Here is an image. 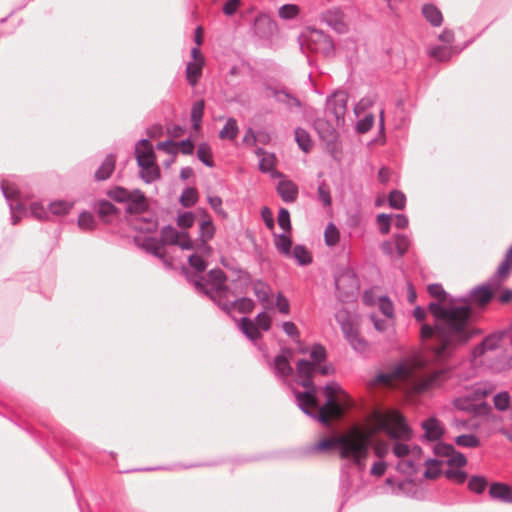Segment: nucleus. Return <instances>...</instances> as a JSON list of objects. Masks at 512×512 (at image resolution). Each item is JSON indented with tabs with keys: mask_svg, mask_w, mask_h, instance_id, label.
<instances>
[{
	"mask_svg": "<svg viewBox=\"0 0 512 512\" xmlns=\"http://www.w3.org/2000/svg\"><path fill=\"white\" fill-rule=\"evenodd\" d=\"M318 197L323 206L329 207L332 203L330 189L325 181L321 182L318 186Z\"/></svg>",
	"mask_w": 512,
	"mask_h": 512,
	"instance_id": "obj_58",
	"label": "nucleus"
},
{
	"mask_svg": "<svg viewBox=\"0 0 512 512\" xmlns=\"http://www.w3.org/2000/svg\"><path fill=\"white\" fill-rule=\"evenodd\" d=\"M340 239V233L337 227L333 223H329L324 231V241L329 247L335 246Z\"/></svg>",
	"mask_w": 512,
	"mask_h": 512,
	"instance_id": "obj_44",
	"label": "nucleus"
},
{
	"mask_svg": "<svg viewBox=\"0 0 512 512\" xmlns=\"http://www.w3.org/2000/svg\"><path fill=\"white\" fill-rule=\"evenodd\" d=\"M393 454L398 458L409 457L410 455L416 456L420 454L421 448L419 446L410 447L406 443L395 441L392 446Z\"/></svg>",
	"mask_w": 512,
	"mask_h": 512,
	"instance_id": "obj_32",
	"label": "nucleus"
},
{
	"mask_svg": "<svg viewBox=\"0 0 512 512\" xmlns=\"http://www.w3.org/2000/svg\"><path fill=\"white\" fill-rule=\"evenodd\" d=\"M207 201L210 204L211 208L220 216L226 217L227 213L222 208V199L219 196H208Z\"/></svg>",
	"mask_w": 512,
	"mask_h": 512,
	"instance_id": "obj_64",
	"label": "nucleus"
},
{
	"mask_svg": "<svg viewBox=\"0 0 512 512\" xmlns=\"http://www.w3.org/2000/svg\"><path fill=\"white\" fill-rule=\"evenodd\" d=\"M295 140L299 148L305 153H308L313 147L310 134L303 128L298 127L295 129Z\"/></svg>",
	"mask_w": 512,
	"mask_h": 512,
	"instance_id": "obj_36",
	"label": "nucleus"
},
{
	"mask_svg": "<svg viewBox=\"0 0 512 512\" xmlns=\"http://www.w3.org/2000/svg\"><path fill=\"white\" fill-rule=\"evenodd\" d=\"M314 128L321 140L328 144L335 141L337 132L329 121L318 118L314 122Z\"/></svg>",
	"mask_w": 512,
	"mask_h": 512,
	"instance_id": "obj_25",
	"label": "nucleus"
},
{
	"mask_svg": "<svg viewBox=\"0 0 512 512\" xmlns=\"http://www.w3.org/2000/svg\"><path fill=\"white\" fill-rule=\"evenodd\" d=\"M492 286H495L491 280L488 283L481 284L479 286L474 287L468 294V299L479 305L487 304L492 296Z\"/></svg>",
	"mask_w": 512,
	"mask_h": 512,
	"instance_id": "obj_23",
	"label": "nucleus"
},
{
	"mask_svg": "<svg viewBox=\"0 0 512 512\" xmlns=\"http://www.w3.org/2000/svg\"><path fill=\"white\" fill-rule=\"evenodd\" d=\"M197 157L207 167L214 166V162L212 160V151L209 144L205 142L199 144L197 149Z\"/></svg>",
	"mask_w": 512,
	"mask_h": 512,
	"instance_id": "obj_42",
	"label": "nucleus"
},
{
	"mask_svg": "<svg viewBox=\"0 0 512 512\" xmlns=\"http://www.w3.org/2000/svg\"><path fill=\"white\" fill-rule=\"evenodd\" d=\"M195 215L192 212H184L177 217V225L182 229H188L193 226Z\"/></svg>",
	"mask_w": 512,
	"mask_h": 512,
	"instance_id": "obj_61",
	"label": "nucleus"
},
{
	"mask_svg": "<svg viewBox=\"0 0 512 512\" xmlns=\"http://www.w3.org/2000/svg\"><path fill=\"white\" fill-rule=\"evenodd\" d=\"M277 192L284 202L292 203L298 196L297 186L290 180H282L277 185Z\"/></svg>",
	"mask_w": 512,
	"mask_h": 512,
	"instance_id": "obj_27",
	"label": "nucleus"
},
{
	"mask_svg": "<svg viewBox=\"0 0 512 512\" xmlns=\"http://www.w3.org/2000/svg\"><path fill=\"white\" fill-rule=\"evenodd\" d=\"M380 311L389 319L394 317V306L387 296H381L378 301Z\"/></svg>",
	"mask_w": 512,
	"mask_h": 512,
	"instance_id": "obj_55",
	"label": "nucleus"
},
{
	"mask_svg": "<svg viewBox=\"0 0 512 512\" xmlns=\"http://www.w3.org/2000/svg\"><path fill=\"white\" fill-rule=\"evenodd\" d=\"M73 207V202H68L65 200H58L51 202L49 205V210L52 214L60 216L67 214L71 208Z\"/></svg>",
	"mask_w": 512,
	"mask_h": 512,
	"instance_id": "obj_47",
	"label": "nucleus"
},
{
	"mask_svg": "<svg viewBox=\"0 0 512 512\" xmlns=\"http://www.w3.org/2000/svg\"><path fill=\"white\" fill-rule=\"evenodd\" d=\"M335 288L341 300L347 301L359 290V282L355 272L350 268H345L335 275Z\"/></svg>",
	"mask_w": 512,
	"mask_h": 512,
	"instance_id": "obj_9",
	"label": "nucleus"
},
{
	"mask_svg": "<svg viewBox=\"0 0 512 512\" xmlns=\"http://www.w3.org/2000/svg\"><path fill=\"white\" fill-rule=\"evenodd\" d=\"M487 485L488 482L483 476L474 475L468 481V488L476 494L483 493Z\"/></svg>",
	"mask_w": 512,
	"mask_h": 512,
	"instance_id": "obj_51",
	"label": "nucleus"
},
{
	"mask_svg": "<svg viewBox=\"0 0 512 512\" xmlns=\"http://www.w3.org/2000/svg\"><path fill=\"white\" fill-rule=\"evenodd\" d=\"M394 243H395L396 256L398 258L403 257L405 255V253L408 251V248L410 246L409 238L403 234H396L394 236Z\"/></svg>",
	"mask_w": 512,
	"mask_h": 512,
	"instance_id": "obj_46",
	"label": "nucleus"
},
{
	"mask_svg": "<svg viewBox=\"0 0 512 512\" xmlns=\"http://www.w3.org/2000/svg\"><path fill=\"white\" fill-rule=\"evenodd\" d=\"M278 14L284 20H291L298 16L299 7L295 4H285L279 8Z\"/></svg>",
	"mask_w": 512,
	"mask_h": 512,
	"instance_id": "obj_53",
	"label": "nucleus"
},
{
	"mask_svg": "<svg viewBox=\"0 0 512 512\" xmlns=\"http://www.w3.org/2000/svg\"><path fill=\"white\" fill-rule=\"evenodd\" d=\"M301 45H305L310 51L322 54L326 58H332L335 55V45L332 38L318 29H311Z\"/></svg>",
	"mask_w": 512,
	"mask_h": 512,
	"instance_id": "obj_8",
	"label": "nucleus"
},
{
	"mask_svg": "<svg viewBox=\"0 0 512 512\" xmlns=\"http://www.w3.org/2000/svg\"><path fill=\"white\" fill-rule=\"evenodd\" d=\"M259 157V169L263 173L271 172L274 175L276 158L273 153H267L263 148H257L255 151Z\"/></svg>",
	"mask_w": 512,
	"mask_h": 512,
	"instance_id": "obj_29",
	"label": "nucleus"
},
{
	"mask_svg": "<svg viewBox=\"0 0 512 512\" xmlns=\"http://www.w3.org/2000/svg\"><path fill=\"white\" fill-rule=\"evenodd\" d=\"M340 391V386L331 382L325 385L324 392L326 394V402L323 406L316 408L309 407V414L313 419L318 420L325 426L330 425L332 418H340L344 412V407L337 401L336 394Z\"/></svg>",
	"mask_w": 512,
	"mask_h": 512,
	"instance_id": "obj_6",
	"label": "nucleus"
},
{
	"mask_svg": "<svg viewBox=\"0 0 512 512\" xmlns=\"http://www.w3.org/2000/svg\"><path fill=\"white\" fill-rule=\"evenodd\" d=\"M428 292L439 301L446 298V292L440 284L429 285ZM428 309L434 317V323L421 326V339L432 340L429 345L432 357L436 361H442L474 336L475 330L471 324L472 310L467 304L456 305L452 302H431Z\"/></svg>",
	"mask_w": 512,
	"mask_h": 512,
	"instance_id": "obj_1",
	"label": "nucleus"
},
{
	"mask_svg": "<svg viewBox=\"0 0 512 512\" xmlns=\"http://www.w3.org/2000/svg\"><path fill=\"white\" fill-rule=\"evenodd\" d=\"M445 476L457 484H462L467 479V473L460 469H449L445 472Z\"/></svg>",
	"mask_w": 512,
	"mask_h": 512,
	"instance_id": "obj_63",
	"label": "nucleus"
},
{
	"mask_svg": "<svg viewBox=\"0 0 512 512\" xmlns=\"http://www.w3.org/2000/svg\"><path fill=\"white\" fill-rule=\"evenodd\" d=\"M296 371L300 384L305 388L304 392L296 391L294 396L298 407L305 413L309 414V407L316 408L318 400L316 398L317 388L312 381V377L316 372V365L306 359H300L296 364Z\"/></svg>",
	"mask_w": 512,
	"mask_h": 512,
	"instance_id": "obj_5",
	"label": "nucleus"
},
{
	"mask_svg": "<svg viewBox=\"0 0 512 512\" xmlns=\"http://www.w3.org/2000/svg\"><path fill=\"white\" fill-rule=\"evenodd\" d=\"M141 247L147 252V253H150L152 254L153 256L159 258L163 264L166 266V267H171V261L168 260L165 256V251H164V245L163 243L160 241V239H157L155 237H146L142 244H141Z\"/></svg>",
	"mask_w": 512,
	"mask_h": 512,
	"instance_id": "obj_22",
	"label": "nucleus"
},
{
	"mask_svg": "<svg viewBox=\"0 0 512 512\" xmlns=\"http://www.w3.org/2000/svg\"><path fill=\"white\" fill-rule=\"evenodd\" d=\"M78 226L83 230H92L95 227V219L92 214L82 212L78 218Z\"/></svg>",
	"mask_w": 512,
	"mask_h": 512,
	"instance_id": "obj_59",
	"label": "nucleus"
},
{
	"mask_svg": "<svg viewBox=\"0 0 512 512\" xmlns=\"http://www.w3.org/2000/svg\"><path fill=\"white\" fill-rule=\"evenodd\" d=\"M441 460L428 458L424 460V464L426 465V470L424 472V476L427 479H436L441 474L440 466L442 465Z\"/></svg>",
	"mask_w": 512,
	"mask_h": 512,
	"instance_id": "obj_41",
	"label": "nucleus"
},
{
	"mask_svg": "<svg viewBox=\"0 0 512 512\" xmlns=\"http://www.w3.org/2000/svg\"><path fill=\"white\" fill-rule=\"evenodd\" d=\"M140 177L146 182V183H152L153 181L160 178V170L159 168L154 164L150 168L142 169L140 172Z\"/></svg>",
	"mask_w": 512,
	"mask_h": 512,
	"instance_id": "obj_57",
	"label": "nucleus"
},
{
	"mask_svg": "<svg viewBox=\"0 0 512 512\" xmlns=\"http://www.w3.org/2000/svg\"><path fill=\"white\" fill-rule=\"evenodd\" d=\"M370 422L374 432H385L393 440H408L412 436L411 429L399 412L374 411Z\"/></svg>",
	"mask_w": 512,
	"mask_h": 512,
	"instance_id": "obj_4",
	"label": "nucleus"
},
{
	"mask_svg": "<svg viewBox=\"0 0 512 512\" xmlns=\"http://www.w3.org/2000/svg\"><path fill=\"white\" fill-rule=\"evenodd\" d=\"M388 202L394 209H403L405 207L406 197L401 191L393 190L389 194Z\"/></svg>",
	"mask_w": 512,
	"mask_h": 512,
	"instance_id": "obj_52",
	"label": "nucleus"
},
{
	"mask_svg": "<svg viewBox=\"0 0 512 512\" xmlns=\"http://www.w3.org/2000/svg\"><path fill=\"white\" fill-rule=\"evenodd\" d=\"M238 131L237 121L234 118H228L224 127L219 132V137L221 139L234 140L238 135Z\"/></svg>",
	"mask_w": 512,
	"mask_h": 512,
	"instance_id": "obj_40",
	"label": "nucleus"
},
{
	"mask_svg": "<svg viewBox=\"0 0 512 512\" xmlns=\"http://www.w3.org/2000/svg\"><path fill=\"white\" fill-rule=\"evenodd\" d=\"M116 157L114 154H108L100 167L95 172V180L104 181L108 179L115 169Z\"/></svg>",
	"mask_w": 512,
	"mask_h": 512,
	"instance_id": "obj_28",
	"label": "nucleus"
},
{
	"mask_svg": "<svg viewBox=\"0 0 512 512\" xmlns=\"http://www.w3.org/2000/svg\"><path fill=\"white\" fill-rule=\"evenodd\" d=\"M320 19L339 34L347 31V25L344 22V13L338 7H333L324 11L320 16Z\"/></svg>",
	"mask_w": 512,
	"mask_h": 512,
	"instance_id": "obj_19",
	"label": "nucleus"
},
{
	"mask_svg": "<svg viewBox=\"0 0 512 512\" xmlns=\"http://www.w3.org/2000/svg\"><path fill=\"white\" fill-rule=\"evenodd\" d=\"M204 108H205V101L203 99L198 100L193 103L191 108V122L193 125V128L195 130H198L201 126L203 114H204Z\"/></svg>",
	"mask_w": 512,
	"mask_h": 512,
	"instance_id": "obj_37",
	"label": "nucleus"
},
{
	"mask_svg": "<svg viewBox=\"0 0 512 512\" xmlns=\"http://www.w3.org/2000/svg\"><path fill=\"white\" fill-rule=\"evenodd\" d=\"M137 164L142 169L150 168L155 164V154L148 139H141L135 147Z\"/></svg>",
	"mask_w": 512,
	"mask_h": 512,
	"instance_id": "obj_18",
	"label": "nucleus"
},
{
	"mask_svg": "<svg viewBox=\"0 0 512 512\" xmlns=\"http://www.w3.org/2000/svg\"><path fill=\"white\" fill-rule=\"evenodd\" d=\"M407 369L403 365H398L391 372L388 373H379L376 376V382L380 384L388 385L391 383L393 379L399 378L401 376L406 375Z\"/></svg>",
	"mask_w": 512,
	"mask_h": 512,
	"instance_id": "obj_35",
	"label": "nucleus"
},
{
	"mask_svg": "<svg viewBox=\"0 0 512 512\" xmlns=\"http://www.w3.org/2000/svg\"><path fill=\"white\" fill-rule=\"evenodd\" d=\"M397 470L403 474L413 475L417 472V464L411 459H402L397 464Z\"/></svg>",
	"mask_w": 512,
	"mask_h": 512,
	"instance_id": "obj_56",
	"label": "nucleus"
},
{
	"mask_svg": "<svg viewBox=\"0 0 512 512\" xmlns=\"http://www.w3.org/2000/svg\"><path fill=\"white\" fill-rule=\"evenodd\" d=\"M254 34L260 39H270L277 31L276 22L266 14L258 15L254 20Z\"/></svg>",
	"mask_w": 512,
	"mask_h": 512,
	"instance_id": "obj_17",
	"label": "nucleus"
},
{
	"mask_svg": "<svg viewBox=\"0 0 512 512\" xmlns=\"http://www.w3.org/2000/svg\"><path fill=\"white\" fill-rule=\"evenodd\" d=\"M293 353L290 349H283L282 353L277 355L272 363L273 371L276 377L287 380L293 374V368L290 359Z\"/></svg>",
	"mask_w": 512,
	"mask_h": 512,
	"instance_id": "obj_16",
	"label": "nucleus"
},
{
	"mask_svg": "<svg viewBox=\"0 0 512 512\" xmlns=\"http://www.w3.org/2000/svg\"><path fill=\"white\" fill-rule=\"evenodd\" d=\"M1 190L3 196L9 202L12 224L16 225L20 220L17 213L26 212L25 204L18 200L20 197V191L14 183H10L8 180H3L1 182Z\"/></svg>",
	"mask_w": 512,
	"mask_h": 512,
	"instance_id": "obj_11",
	"label": "nucleus"
},
{
	"mask_svg": "<svg viewBox=\"0 0 512 512\" xmlns=\"http://www.w3.org/2000/svg\"><path fill=\"white\" fill-rule=\"evenodd\" d=\"M214 234L215 226L212 219L206 212H204L203 217L199 222V239L197 240V247L209 254L211 252V247L208 245V241L214 237Z\"/></svg>",
	"mask_w": 512,
	"mask_h": 512,
	"instance_id": "obj_15",
	"label": "nucleus"
},
{
	"mask_svg": "<svg viewBox=\"0 0 512 512\" xmlns=\"http://www.w3.org/2000/svg\"><path fill=\"white\" fill-rule=\"evenodd\" d=\"M493 403L498 411H506L510 407L511 397L507 391H502L494 395Z\"/></svg>",
	"mask_w": 512,
	"mask_h": 512,
	"instance_id": "obj_49",
	"label": "nucleus"
},
{
	"mask_svg": "<svg viewBox=\"0 0 512 512\" xmlns=\"http://www.w3.org/2000/svg\"><path fill=\"white\" fill-rule=\"evenodd\" d=\"M110 199L126 204V212L129 214H138L146 211L148 204L146 197L139 189L127 190L116 186L107 192Z\"/></svg>",
	"mask_w": 512,
	"mask_h": 512,
	"instance_id": "obj_7",
	"label": "nucleus"
},
{
	"mask_svg": "<svg viewBox=\"0 0 512 512\" xmlns=\"http://www.w3.org/2000/svg\"><path fill=\"white\" fill-rule=\"evenodd\" d=\"M239 328L248 339L256 341L262 337L259 329L268 331L271 328V318L265 311H262L256 316L255 322L243 317L240 320Z\"/></svg>",
	"mask_w": 512,
	"mask_h": 512,
	"instance_id": "obj_10",
	"label": "nucleus"
},
{
	"mask_svg": "<svg viewBox=\"0 0 512 512\" xmlns=\"http://www.w3.org/2000/svg\"><path fill=\"white\" fill-rule=\"evenodd\" d=\"M253 292H254L255 296L257 297V299L259 300V302H261L262 305L267 307L268 304L270 303V297H271L270 286L261 280H256L253 283Z\"/></svg>",
	"mask_w": 512,
	"mask_h": 512,
	"instance_id": "obj_31",
	"label": "nucleus"
},
{
	"mask_svg": "<svg viewBox=\"0 0 512 512\" xmlns=\"http://www.w3.org/2000/svg\"><path fill=\"white\" fill-rule=\"evenodd\" d=\"M310 357L313 360V364H320L326 359V350L320 344H315L310 352Z\"/></svg>",
	"mask_w": 512,
	"mask_h": 512,
	"instance_id": "obj_60",
	"label": "nucleus"
},
{
	"mask_svg": "<svg viewBox=\"0 0 512 512\" xmlns=\"http://www.w3.org/2000/svg\"><path fill=\"white\" fill-rule=\"evenodd\" d=\"M278 224L284 232L291 231L290 213L286 208H281L278 213Z\"/></svg>",
	"mask_w": 512,
	"mask_h": 512,
	"instance_id": "obj_62",
	"label": "nucleus"
},
{
	"mask_svg": "<svg viewBox=\"0 0 512 512\" xmlns=\"http://www.w3.org/2000/svg\"><path fill=\"white\" fill-rule=\"evenodd\" d=\"M507 336V332H494L483 339V341L474 348V356H482L486 351H493L500 347L503 337Z\"/></svg>",
	"mask_w": 512,
	"mask_h": 512,
	"instance_id": "obj_21",
	"label": "nucleus"
},
{
	"mask_svg": "<svg viewBox=\"0 0 512 512\" xmlns=\"http://www.w3.org/2000/svg\"><path fill=\"white\" fill-rule=\"evenodd\" d=\"M348 94L343 90L335 91L326 99V111L335 117L336 121L344 119L347 111Z\"/></svg>",
	"mask_w": 512,
	"mask_h": 512,
	"instance_id": "obj_13",
	"label": "nucleus"
},
{
	"mask_svg": "<svg viewBox=\"0 0 512 512\" xmlns=\"http://www.w3.org/2000/svg\"><path fill=\"white\" fill-rule=\"evenodd\" d=\"M489 496L505 503H512V489L509 485L494 482L490 485Z\"/></svg>",
	"mask_w": 512,
	"mask_h": 512,
	"instance_id": "obj_26",
	"label": "nucleus"
},
{
	"mask_svg": "<svg viewBox=\"0 0 512 512\" xmlns=\"http://www.w3.org/2000/svg\"><path fill=\"white\" fill-rule=\"evenodd\" d=\"M207 276V279L197 276L192 281L198 290L208 295L223 311L228 314L234 310L250 313L254 309V301L247 297L239 298L243 291L239 288L238 282L233 280L228 284L227 277L221 269H212Z\"/></svg>",
	"mask_w": 512,
	"mask_h": 512,
	"instance_id": "obj_2",
	"label": "nucleus"
},
{
	"mask_svg": "<svg viewBox=\"0 0 512 512\" xmlns=\"http://www.w3.org/2000/svg\"><path fill=\"white\" fill-rule=\"evenodd\" d=\"M198 200V192L193 187L185 188L180 196V203L183 207L189 208L195 205Z\"/></svg>",
	"mask_w": 512,
	"mask_h": 512,
	"instance_id": "obj_43",
	"label": "nucleus"
},
{
	"mask_svg": "<svg viewBox=\"0 0 512 512\" xmlns=\"http://www.w3.org/2000/svg\"><path fill=\"white\" fill-rule=\"evenodd\" d=\"M512 270V263L503 260L497 269L496 274L491 278V282L498 286L501 281L510 275Z\"/></svg>",
	"mask_w": 512,
	"mask_h": 512,
	"instance_id": "obj_45",
	"label": "nucleus"
},
{
	"mask_svg": "<svg viewBox=\"0 0 512 512\" xmlns=\"http://www.w3.org/2000/svg\"><path fill=\"white\" fill-rule=\"evenodd\" d=\"M422 14L425 19L434 27L441 26L443 16L441 11L433 4H425L422 7Z\"/></svg>",
	"mask_w": 512,
	"mask_h": 512,
	"instance_id": "obj_30",
	"label": "nucleus"
},
{
	"mask_svg": "<svg viewBox=\"0 0 512 512\" xmlns=\"http://www.w3.org/2000/svg\"><path fill=\"white\" fill-rule=\"evenodd\" d=\"M274 244L281 254L286 256L291 255L292 240L285 232L275 235Z\"/></svg>",
	"mask_w": 512,
	"mask_h": 512,
	"instance_id": "obj_38",
	"label": "nucleus"
},
{
	"mask_svg": "<svg viewBox=\"0 0 512 512\" xmlns=\"http://www.w3.org/2000/svg\"><path fill=\"white\" fill-rule=\"evenodd\" d=\"M453 53H458L453 47L447 46H434L428 50V54L430 57L436 59L437 61H448Z\"/></svg>",
	"mask_w": 512,
	"mask_h": 512,
	"instance_id": "obj_34",
	"label": "nucleus"
},
{
	"mask_svg": "<svg viewBox=\"0 0 512 512\" xmlns=\"http://www.w3.org/2000/svg\"><path fill=\"white\" fill-rule=\"evenodd\" d=\"M340 326L344 338L349 342L350 346L357 352H365L368 347V343L360 336L358 329L354 324L350 320L346 319L345 321L340 322Z\"/></svg>",
	"mask_w": 512,
	"mask_h": 512,
	"instance_id": "obj_14",
	"label": "nucleus"
},
{
	"mask_svg": "<svg viewBox=\"0 0 512 512\" xmlns=\"http://www.w3.org/2000/svg\"><path fill=\"white\" fill-rule=\"evenodd\" d=\"M117 212V208L109 201L101 200L98 203V213L99 215L108 221L109 216L114 215Z\"/></svg>",
	"mask_w": 512,
	"mask_h": 512,
	"instance_id": "obj_54",
	"label": "nucleus"
},
{
	"mask_svg": "<svg viewBox=\"0 0 512 512\" xmlns=\"http://www.w3.org/2000/svg\"><path fill=\"white\" fill-rule=\"evenodd\" d=\"M313 449L321 452L337 449L340 458L351 460L360 469H364L369 451V438L361 433L329 437L320 440Z\"/></svg>",
	"mask_w": 512,
	"mask_h": 512,
	"instance_id": "obj_3",
	"label": "nucleus"
},
{
	"mask_svg": "<svg viewBox=\"0 0 512 512\" xmlns=\"http://www.w3.org/2000/svg\"><path fill=\"white\" fill-rule=\"evenodd\" d=\"M449 377V371L447 369H433L425 373L422 380L419 383L421 390H428L433 387L439 386Z\"/></svg>",
	"mask_w": 512,
	"mask_h": 512,
	"instance_id": "obj_20",
	"label": "nucleus"
},
{
	"mask_svg": "<svg viewBox=\"0 0 512 512\" xmlns=\"http://www.w3.org/2000/svg\"><path fill=\"white\" fill-rule=\"evenodd\" d=\"M422 428L424 429L425 438L429 441L439 440L444 433L443 425L435 417H430L425 420L422 423Z\"/></svg>",
	"mask_w": 512,
	"mask_h": 512,
	"instance_id": "obj_24",
	"label": "nucleus"
},
{
	"mask_svg": "<svg viewBox=\"0 0 512 512\" xmlns=\"http://www.w3.org/2000/svg\"><path fill=\"white\" fill-rule=\"evenodd\" d=\"M160 241L163 245H177L183 250H191L194 244L185 231H177L171 225L164 226L160 231Z\"/></svg>",
	"mask_w": 512,
	"mask_h": 512,
	"instance_id": "obj_12",
	"label": "nucleus"
},
{
	"mask_svg": "<svg viewBox=\"0 0 512 512\" xmlns=\"http://www.w3.org/2000/svg\"><path fill=\"white\" fill-rule=\"evenodd\" d=\"M204 64L202 62H188L186 66V79L190 86L194 87L202 75Z\"/></svg>",
	"mask_w": 512,
	"mask_h": 512,
	"instance_id": "obj_33",
	"label": "nucleus"
},
{
	"mask_svg": "<svg viewBox=\"0 0 512 512\" xmlns=\"http://www.w3.org/2000/svg\"><path fill=\"white\" fill-rule=\"evenodd\" d=\"M291 255L297 261V263L301 266L308 265L312 262V256H311L310 252L303 245H296L293 248Z\"/></svg>",
	"mask_w": 512,
	"mask_h": 512,
	"instance_id": "obj_39",
	"label": "nucleus"
},
{
	"mask_svg": "<svg viewBox=\"0 0 512 512\" xmlns=\"http://www.w3.org/2000/svg\"><path fill=\"white\" fill-rule=\"evenodd\" d=\"M273 94L277 101L286 104L288 107H301V102L298 98L291 96L286 91L273 90Z\"/></svg>",
	"mask_w": 512,
	"mask_h": 512,
	"instance_id": "obj_48",
	"label": "nucleus"
},
{
	"mask_svg": "<svg viewBox=\"0 0 512 512\" xmlns=\"http://www.w3.org/2000/svg\"><path fill=\"white\" fill-rule=\"evenodd\" d=\"M458 446L465 448H476L480 446V440L474 434H463L455 438Z\"/></svg>",
	"mask_w": 512,
	"mask_h": 512,
	"instance_id": "obj_50",
	"label": "nucleus"
}]
</instances>
